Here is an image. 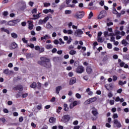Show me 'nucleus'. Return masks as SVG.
Returning a JSON list of instances; mask_svg holds the SVG:
<instances>
[{
  "instance_id": "1",
  "label": "nucleus",
  "mask_w": 129,
  "mask_h": 129,
  "mask_svg": "<svg viewBox=\"0 0 129 129\" xmlns=\"http://www.w3.org/2000/svg\"><path fill=\"white\" fill-rule=\"evenodd\" d=\"M38 64L41 66H43V67H45L47 69L51 67L50 59L45 57H40V60L38 61Z\"/></svg>"
},
{
  "instance_id": "2",
  "label": "nucleus",
  "mask_w": 129,
  "mask_h": 129,
  "mask_svg": "<svg viewBox=\"0 0 129 129\" xmlns=\"http://www.w3.org/2000/svg\"><path fill=\"white\" fill-rule=\"evenodd\" d=\"M97 100V98L94 97L93 98H91L84 102V104L87 105V104H90V103H92V102H94V101H96Z\"/></svg>"
},
{
  "instance_id": "3",
  "label": "nucleus",
  "mask_w": 129,
  "mask_h": 129,
  "mask_svg": "<svg viewBox=\"0 0 129 129\" xmlns=\"http://www.w3.org/2000/svg\"><path fill=\"white\" fill-rule=\"evenodd\" d=\"M76 72L77 73H83L84 72V67L82 66H78L76 69Z\"/></svg>"
},
{
  "instance_id": "4",
  "label": "nucleus",
  "mask_w": 129,
  "mask_h": 129,
  "mask_svg": "<svg viewBox=\"0 0 129 129\" xmlns=\"http://www.w3.org/2000/svg\"><path fill=\"white\" fill-rule=\"evenodd\" d=\"M105 17H106V11H102L100 12V14L98 17V20H101V19H103Z\"/></svg>"
},
{
  "instance_id": "5",
  "label": "nucleus",
  "mask_w": 129,
  "mask_h": 129,
  "mask_svg": "<svg viewBox=\"0 0 129 129\" xmlns=\"http://www.w3.org/2000/svg\"><path fill=\"white\" fill-rule=\"evenodd\" d=\"M69 120H70V116L69 115H64L61 119V121L63 122H67V121H69Z\"/></svg>"
},
{
  "instance_id": "6",
  "label": "nucleus",
  "mask_w": 129,
  "mask_h": 129,
  "mask_svg": "<svg viewBox=\"0 0 129 129\" xmlns=\"http://www.w3.org/2000/svg\"><path fill=\"white\" fill-rule=\"evenodd\" d=\"M75 17H77V19H82L84 17V13L83 12H77Z\"/></svg>"
},
{
  "instance_id": "7",
  "label": "nucleus",
  "mask_w": 129,
  "mask_h": 129,
  "mask_svg": "<svg viewBox=\"0 0 129 129\" xmlns=\"http://www.w3.org/2000/svg\"><path fill=\"white\" fill-rule=\"evenodd\" d=\"M83 34V31L81 29H78L75 32L76 37H81V35Z\"/></svg>"
},
{
  "instance_id": "8",
  "label": "nucleus",
  "mask_w": 129,
  "mask_h": 129,
  "mask_svg": "<svg viewBox=\"0 0 129 129\" xmlns=\"http://www.w3.org/2000/svg\"><path fill=\"white\" fill-rule=\"evenodd\" d=\"M19 22H20V20H13L11 21H9L8 23V25L9 26H15V25H16V24H18V23H19Z\"/></svg>"
},
{
  "instance_id": "9",
  "label": "nucleus",
  "mask_w": 129,
  "mask_h": 129,
  "mask_svg": "<svg viewBox=\"0 0 129 129\" xmlns=\"http://www.w3.org/2000/svg\"><path fill=\"white\" fill-rule=\"evenodd\" d=\"M113 122L114 124H115L116 127L118 128H119V127H121V123H120V122L118 121L117 119H114Z\"/></svg>"
},
{
  "instance_id": "10",
  "label": "nucleus",
  "mask_w": 129,
  "mask_h": 129,
  "mask_svg": "<svg viewBox=\"0 0 129 129\" xmlns=\"http://www.w3.org/2000/svg\"><path fill=\"white\" fill-rule=\"evenodd\" d=\"M104 36L105 38H106V37H110V36H115V34L113 33H108V31H106L104 32Z\"/></svg>"
},
{
  "instance_id": "11",
  "label": "nucleus",
  "mask_w": 129,
  "mask_h": 129,
  "mask_svg": "<svg viewBox=\"0 0 129 129\" xmlns=\"http://www.w3.org/2000/svg\"><path fill=\"white\" fill-rule=\"evenodd\" d=\"M11 49L13 50V49H17L18 48V44H17L16 42H13L11 44Z\"/></svg>"
},
{
  "instance_id": "12",
  "label": "nucleus",
  "mask_w": 129,
  "mask_h": 129,
  "mask_svg": "<svg viewBox=\"0 0 129 129\" xmlns=\"http://www.w3.org/2000/svg\"><path fill=\"white\" fill-rule=\"evenodd\" d=\"M14 90H19V91H22L23 90V87L21 85H17L13 88Z\"/></svg>"
},
{
  "instance_id": "13",
  "label": "nucleus",
  "mask_w": 129,
  "mask_h": 129,
  "mask_svg": "<svg viewBox=\"0 0 129 129\" xmlns=\"http://www.w3.org/2000/svg\"><path fill=\"white\" fill-rule=\"evenodd\" d=\"M76 78H72L70 81V85H73L74 83H76Z\"/></svg>"
},
{
  "instance_id": "14",
  "label": "nucleus",
  "mask_w": 129,
  "mask_h": 129,
  "mask_svg": "<svg viewBox=\"0 0 129 129\" xmlns=\"http://www.w3.org/2000/svg\"><path fill=\"white\" fill-rule=\"evenodd\" d=\"M28 23L29 24V30H33L34 28V25H33V22H32L31 21H28Z\"/></svg>"
},
{
  "instance_id": "15",
  "label": "nucleus",
  "mask_w": 129,
  "mask_h": 129,
  "mask_svg": "<svg viewBox=\"0 0 129 129\" xmlns=\"http://www.w3.org/2000/svg\"><path fill=\"white\" fill-rule=\"evenodd\" d=\"M64 34H68V35H71V34H73V31L71 30H67L64 29L63 31Z\"/></svg>"
},
{
  "instance_id": "16",
  "label": "nucleus",
  "mask_w": 129,
  "mask_h": 129,
  "mask_svg": "<svg viewBox=\"0 0 129 129\" xmlns=\"http://www.w3.org/2000/svg\"><path fill=\"white\" fill-rule=\"evenodd\" d=\"M77 101H74L73 103V104H71L70 106V108L71 109H72L74 107V106H76L77 105Z\"/></svg>"
},
{
  "instance_id": "17",
  "label": "nucleus",
  "mask_w": 129,
  "mask_h": 129,
  "mask_svg": "<svg viewBox=\"0 0 129 129\" xmlns=\"http://www.w3.org/2000/svg\"><path fill=\"white\" fill-rule=\"evenodd\" d=\"M71 1L72 0H66V4L68 5V7H70L71 8H74L75 7V5L73 4L71 5L69 4H70V2H71Z\"/></svg>"
},
{
  "instance_id": "18",
  "label": "nucleus",
  "mask_w": 129,
  "mask_h": 129,
  "mask_svg": "<svg viewBox=\"0 0 129 129\" xmlns=\"http://www.w3.org/2000/svg\"><path fill=\"white\" fill-rule=\"evenodd\" d=\"M86 71L88 74H90L92 72V69L91 68V67H87Z\"/></svg>"
},
{
  "instance_id": "19",
  "label": "nucleus",
  "mask_w": 129,
  "mask_h": 129,
  "mask_svg": "<svg viewBox=\"0 0 129 129\" xmlns=\"http://www.w3.org/2000/svg\"><path fill=\"white\" fill-rule=\"evenodd\" d=\"M4 73L5 74H7V75H9V74H12V73H13V71H9V69H6L4 70Z\"/></svg>"
},
{
  "instance_id": "20",
  "label": "nucleus",
  "mask_w": 129,
  "mask_h": 129,
  "mask_svg": "<svg viewBox=\"0 0 129 129\" xmlns=\"http://www.w3.org/2000/svg\"><path fill=\"white\" fill-rule=\"evenodd\" d=\"M62 89V86H59L56 87L55 90L56 91L57 94H59V92H60V90Z\"/></svg>"
},
{
  "instance_id": "21",
  "label": "nucleus",
  "mask_w": 129,
  "mask_h": 129,
  "mask_svg": "<svg viewBox=\"0 0 129 129\" xmlns=\"http://www.w3.org/2000/svg\"><path fill=\"white\" fill-rule=\"evenodd\" d=\"M1 32H5V33H7V34H10V31L9 30L5 28H1Z\"/></svg>"
},
{
  "instance_id": "22",
  "label": "nucleus",
  "mask_w": 129,
  "mask_h": 129,
  "mask_svg": "<svg viewBox=\"0 0 129 129\" xmlns=\"http://www.w3.org/2000/svg\"><path fill=\"white\" fill-rule=\"evenodd\" d=\"M49 122H50V123H53L55 122V121H56V119L55 118H54L53 117H51L49 118Z\"/></svg>"
},
{
  "instance_id": "23",
  "label": "nucleus",
  "mask_w": 129,
  "mask_h": 129,
  "mask_svg": "<svg viewBox=\"0 0 129 129\" xmlns=\"http://www.w3.org/2000/svg\"><path fill=\"white\" fill-rule=\"evenodd\" d=\"M33 18H32L31 20H37L40 18V15L39 14L33 15Z\"/></svg>"
},
{
  "instance_id": "24",
  "label": "nucleus",
  "mask_w": 129,
  "mask_h": 129,
  "mask_svg": "<svg viewBox=\"0 0 129 129\" xmlns=\"http://www.w3.org/2000/svg\"><path fill=\"white\" fill-rule=\"evenodd\" d=\"M63 107L64 111H68L69 108L68 107V105L67 104H63Z\"/></svg>"
},
{
  "instance_id": "25",
  "label": "nucleus",
  "mask_w": 129,
  "mask_h": 129,
  "mask_svg": "<svg viewBox=\"0 0 129 129\" xmlns=\"http://www.w3.org/2000/svg\"><path fill=\"white\" fill-rule=\"evenodd\" d=\"M53 62H59L60 61V57H53Z\"/></svg>"
},
{
  "instance_id": "26",
  "label": "nucleus",
  "mask_w": 129,
  "mask_h": 129,
  "mask_svg": "<svg viewBox=\"0 0 129 129\" xmlns=\"http://www.w3.org/2000/svg\"><path fill=\"white\" fill-rule=\"evenodd\" d=\"M46 49H47V50H50L53 48V45L51 44H47L45 46Z\"/></svg>"
},
{
  "instance_id": "27",
  "label": "nucleus",
  "mask_w": 129,
  "mask_h": 129,
  "mask_svg": "<svg viewBox=\"0 0 129 129\" xmlns=\"http://www.w3.org/2000/svg\"><path fill=\"white\" fill-rule=\"evenodd\" d=\"M30 87L31 88H36V87H37V83L33 82L32 84L30 85Z\"/></svg>"
},
{
  "instance_id": "28",
  "label": "nucleus",
  "mask_w": 129,
  "mask_h": 129,
  "mask_svg": "<svg viewBox=\"0 0 129 129\" xmlns=\"http://www.w3.org/2000/svg\"><path fill=\"white\" fill-rule=\"evenodd\" d=\"M11 36L12 38H14V39H17V38H18V34L16 33H11Z\"/></svg>"
},
{
  "instance_id": "29",
  "label": "nucleus",
  "mask_w": 129,
  "mask_h": 129,
  "mask_svg": "<svg viewBox=\"0 0 129 129\" xmlns=\"http://www.w3.org/2000/svg\"><path fill=\"white\" fill-rule=\"evenodd\" d=\"M47 29H53V26H52L49 22H48L46 25Z\"/></svg>"
},
{
  "instance_id": "30",
  "label": "nucleus",
  "mask_w": 129,
  "mask_h": 129,
  "mask_svg": "<svg viewBox=\"0 0 129 129\" xmlns=\"http://www.w3.org/2000/svg\"><path fill=\"white\" fill-rule=\"evenodd\" d=\"M48 35H45L44 36L41 37V41H44V40H48Z\"/></svg>"
},
{
  "instance_id": "31",
  "label": "nucleus",
  "mask_w": 129,
  "mask_h": 129,
  "mask_svg": "<svg viewBox=\"0 0 129 129\" xmlns=\"http://www.w3.org/2000/svg\"><path fill=\"white\" fill-rule=\"evenodd\" d=\"M45 23H46V21H45L44 19H43V20H40L39 21L38 24L39 25H43V24H45Z\"/></svg>"
},
{
  "instance_id": "32",
  "label": "nucleus",
  "mask_w": 129,
  "mask_h": 129,
  "mask_svg": "<svg viewBox=\"0 0 129 129\" xmlns=\"http://www.w3.org/2000/svg\"><path fill=\"white\" fill-rule=\"evenodd\" d=\"M69 54H70V55H75V54H76V51L74 50H71V51H70L69 52Z\"/></svg>"
},
{
  "instance_id": "33",
  "label": "nucleus",
  "mask_w": 129,
  "mask_h": 129,
  "mask_svg": "<svg viewBox=\"0 0 129 129\" xmlns=\"http://www.w3.org/2000/svg\"><path fill=\"white\" fill-rule=\"evenodd\" d=\"M121 43L122 44V45H123L125 46H126L127 44H128V43H127V42L124 39L122 40Z\"/></svg>"
},
{
  "instance_id": "34",
  "label": "nucleus",
  "mask_w": 129,
  "mask_h": 129,
  "mask_svg": "<svg viewBox=\"0 0 129 129\" xmlns=\"http://www.w3.org/2000/svg\"><path fill=\"white\" fill-rule=\"evenodd\" d=\"M42 104H40L36 106V108L38 110H41V109H42Z\"/></svg>"
},
{
  "instance_id": "35",
  "label": "nucleus",
  "mask_w": 129,
  "mask_h": 129,
  "mask_svg": "<svg viewBox=\"0 0 129 129\" xmlns=\"http://www.w3.org/2000/svg\"><path fill=\"white\" fill-rule=\"evenodd\" d=\"M98 41L100 42V43H102V42H103V39L101 36L98 37Z\"/></svg>"
},
{
  "instance_id": "36",
  "label": "nucleus",
  "mask_w": 129,
  "mask_h": 129,
  "mask_svg": "<svg viewBox=\"0 0 129 129\" xmlns=\"http://www.w3.org/2000/svg\"><path fill=\"white\" fill-rule=\"evenodd\" d=\"M26 58H27L28 59H29L30 58H32V54H31V53H26Z\"/></svg>"
},
{
  "instance_id": "37",
  "label": "nucleus",
  "mask_w": 129,
  "mask_h": 129,
  "mask_svg": "<svg viewBox=\"0 0 129 129\" xmlns=\"http://www.w3.org/2000/svg\"><path fill=\"white\" fill-rule=\"evenodd\" d=\"M72 11L71 10H66L65 11L66 15H70V14H72Z\"/></svg>"
},
{
  "instance_id": "38",
  "label": "nucleus",
  "mask_w": 129,
  "mask_h": 129,
  "mask_svg": "<svg viewBox=\"0 0 129 129\" xmlns=\"http://www.w3.org/2000/svg\"><path fill=\"white\" fill-rule=\"evenodd\" d=\"M43 5H44V7H45V8H47L48 7H50V6H51V4L47 3H44Z\"/></svg>"
},
{
  "instance_id": "39",
  "label": "nucleus",
  "mask_w": 129,
  "mask_h": 129,
  "mask_svg": "<svg viewBox=\"0 0 129 129\" xmlns=\"http://www.w3.org/2000/svg\"><path fill=\"white\" fill-rule=\"evenodd\" d=\"M92 113H93V115H94L95 116L97 115V114H98V112H97V111H96V110H93Z\"/></svg>"
},
{
  "instance_id": "40",
  "label": "nucleus",
  "mask_w": 129,
  "mask_h": 129,
  "mask_svg": "<svg viewBox=\"0 0 129 129\" xmlns=\"http://www.w3.org/2000/svg\"><path fill=\"white\" fill-rule=\"evenodd\" d=\"M107 48L108 49H112V44H111V43H107Z\"/></svg>"
},
{
  "instance_id": "41",
  "label": "nucleus",
  "mask_w": 129,
  "mask_h": 129,
  "mask_svg": "<svg viewBox=\"0 0 129 129\" xmlns=\"http://www.w3.org/2000/svg\"><path fill=\"white\" fill-rule=\"evenodd\" d=\"M92 17H93V13H92V12H91L89 15L88 19H91V18H92Z\"/></svg>"
},
{
  "instance_id": "42",
  "label": "nucleus",
  "mask_w": 129,
  "mask_h": 129,
  "mask_svg": "<svg viewBox=\"0 0 129 129\" xmlns=\"http://www.w3.org/2000/svg\"><path fill=\"white\" fill-rule=\"evenodd\" d=\"M27 47H30V48H31V49H34L35 45L32 43H31L30 45H28Z\"/></svg>"
},
{
  "instance_id": "43",
  "label": "nucleus",
  "mask_w": 129,
  "mask_h": 129,
  "mask_svg": "<svg viewBox=\"0 0 129 129\" xmlns=\"http://www.w3.org/2000/svg\"><path fill=\"white\" fill-rule=\"evenodd\" d=\"M99 5L101 7H103V6H104V1H103V0L101 1L99 3Z\"/></svg>"
},
{
  "instance_id": "44",
  "label": "nucleus",
  "mask_w": 129,
  "mask_h": 129,
  "mask_svg": "<svg viewBox=\"0 0 129 129\" xmlns=\"http://www.w3.org/2000/svg\"><path fill=\"white\" fill-rule=\"evenodd\" d=\"M113 118L114 119H115V118H118V115H117V114L114 113L112 116Z\"/></svg>"
},
{
  "instance_id": "45",
  "label": "nucleus",
  "mask_w": 129,
  "mask_h": 129,
  "mask_svg": "<svg viewBox=\"0 0 129 129\" xmlns=\"http://www.w3.org/2000/svg\"><path fill=\"white\" fill-rule=\"evenodd\" d=\"M32 14H37V9L34 8L31 11Z\"/></svg>"
},
{
  "instance_id": "46",
  "label": "nucleus",
  "mask_w": 129,
  "mask_h": 129,
  "mask_svg": "<svg viewBox=\"0 0 129 129\" xmlns=\"http://www.w3.org/2000/svg\"><path fill=\"white\" fill-rule=\"evenodd\" d=\"M117 11H116V9H115V8L114 7L113 8V14H114V15H116V14H117Z\"/></svg>"
},
{
  "instance_id": "47",
  "label": "nucleus",
  "mask_w": 129,
  "mask_h": 129,
  "mask_svg": "<svg viewBox=\"0 0 129 129\" xmlns=\"http://www.w3.org/2000/svg\"><path fill=\"white\" fill-rule=\"evenodd\" d=\"M38 86H37V88L38 89H41V88L42 87V84H41L40 83H37Z\"/></svg>"
},
{
  "instance_id": "48",
  "label": "nucleus",
  "mask_w": 129,
  "mask_h": 129,
  "mask_svg": "<svg viewBox=\"0 0 129 129\" xmlns=\"http://www.w3.org/2000/svg\"><path fill=\"white\" fill-rule=\"evenodd\" d=\"M39 51L40 53H43V52H44V51H45V48L43 47L40 48Z\"/></svg>"
},
{
  "instance_id": "49",
  "label": "nucleus",
  "mask_w": 129,
  "mask_h": 129,
  "mask_svg": "<svg viewBox=\"0 0 129 129\" xmlns=\"http://www.w3.org/2000/svg\"><path fill=\"white\" fill-rule=\"evenodd\" d=\"M76 96L77 98H78V99L81 98V95L79 93H77L76 94Z\"/></svg>"
},
{
  "instance_id": "50",
  "label": "nucleus",
  "mask_w": 129,
  "mask_h": 129,
  "mask_svg": "<svg viewBox=\"0 0 129 129\" xmlns=\"http://www.w3.org/2000/svg\"><path fill=\"white\" fill-rule=\"evenodd\" d=\"M111 37V39H110V41L111 42H114L115 40V38H114V37H113V36H110Z\"/></svg>"
},
{
  "instance_id": "51",
  "label": "nucleus",
  "mask_w": 129,
  "mask_h": 129,
  "mask_svg": "<svg viewBox=\"0 0 129 129\" xmlns=\"http://www.w3.org/2000/svg\"><path fill=\"white\" fill-rule=\"evenodd\" d=\"M36 30V31H40L42 30V27H41V26H37Z\"/></svg>"
},
{
  "instance_id": "52",
  "label": "nucleus",
  "mask_w": 129,
  "mask_h": 129,
  "mask_svg": "<svg viewBox=\"0 0 129 129\" xmlns=\"http://www.w3.org/2000/svg\"><path fill=\"white\" fill-rule=\"evenodd\" d=\"M22 40L23 41V43H25V44H28V40H26L25 38H22Z\"/></svg>"
},
{
  "instance_id": "53",
  "label": "nucleus",
  "mask_w": 129,
  "mask_h": 129,
  "mask_svg": "<svg viewBox=\"0 0 129 129\" xmlns=\"http://www.w3.org/2000/svg\"><path fill=\"white\" fill-rule=\"evenodd\" d=\"M55 101H56V98L55 97H53L50 100L51 102H55Z\"/></svg>"
},
{
  "instance_id": "54",
  "label": "nucleus",
  "mask_w": 129,
  "mask_h": 129,
  "mask_svg": "<svg viewBox=\"0 0 129 129\" xmlns=\"http://www.w3.org/2000/svg\"><path fill=\"white\" fill-rule=\"evenodd\" d=\"M109 103H110V105H113V104H114V100H110Z\"/></svg>"
},
{
  "instance_id": "55",
  "label": "nucleus",
  "mask_w": 129,
  "mask_h": 129,
  "mask_svg": "<svg viewBox=\"0 0 129 129\" xmlns=\"http://www.w3.org/2000/svg\"><path fill=\"white\" fill-rule=\"evenodd\" d=\"M27 96H28V93H25L22 94L23 98H25V97H27Z\"/></svg>"
},
{
  "instance_id": "56",
  "label": "nucleus",
  "mask_w": 129,
  "mask_h": 129,
  "mask_svg": "<svg viewBox=\"0 0 129 129\" xmlns=\"http://www.w3.org/2000/svg\"><path fill=\"white\" fill-rule=\"evenodd\" d=\"M73 124H74V125H77V124H78V120H75L73 122Z\"/></svg>"
},
{
  "instance_id": "57",
  "label": "nucleus",
  "mask_w": 129,
  "mask_h": 129,
  "mask_svg": "<svg viewBox=\"0 0 129 129\" xmlns=\"http://www.w3.org/2000/svg\"><path fill=\"white\" fill-rule=\"evenodd\" d=\"M117 80V77L116 76H113V81H116Z\"/></svg>"
},
{
  "instance_id": "58",
  "label": "nucleus",
  "mask_w": 129,
  "mask_h": 129,
  "mask_svg": "<svg viewBox=\"0 0 129 129\" xmlns=\"http://www.w3.org/2000/svg\"><path fill=\"white\" fill-rule=\"evenodd\" d=\"M120 67H123L124 65H125V63L123 61H121V62H120Z\"/></svg>"
},
{
  "instance_id": "59",
  "label": "nucleus",
  "mask_w": 129,
  "mask_h": 129,
  "mask_svg": "<svg viewBox=\"0 0 129 129\" xmlns=\"http://www.w3.org/2000/svg\"><path fill=\"white\" fill-rule=\"evenodd\" d=\"M19 120L20 122H22L23 120H24V118H23V116H21L19 118Z\"/></svg>"
},
{
  "instance_id": "60",
  "label": "nucleus",
  "mask_w": 129,
  "mask_h": 129,
  "mask_svg": "<svg viewBox=\"0 0 129 129\" xmlns=\"http://www.w3.org/2000/svg\"><path fill=\"white\" fill-rule=\"evenodd\" d=\"M34 49H35V50H36V51H39V50L40 49V46H36L34 47Z\"/></svg>"
},
{
  "instance_id": "61",
  "label": "nucleus",
  "mask_w": 129,
  "mask_h": 129,
  "mask_svg": "<svg viewBox=\"0 0 129 129\" xmlns=\"http://www.w3.org/2000/svg\"><path fill=\"white\" fill-rule=\"evenodd\" d=\"M112 93H111V92H109L108 93V97H109V98H110L111 97H112Z\"/></svg>"
},
{
  "instance_id": "62",
  "label": "nucleus",
  "mask_w": 129,
  "mask_h": 129,
  "mask_svg": "<svg viewBox=\"0 0 129 129\" xmlns=\"http://www.w3.org/2000/svg\"><path fill=\"white\" fill-rule=\"evenodd\" d=\"M0 120H2L3 122H6V118L4 117L0 118Z\"/></svg>"
},
{
  "instance_id": "63",
  "label": "nucleus",
  "mask_w": 129,
  "mask_h": 129,
  "mask_svg": "<svg viewBox=\"0 0 129 129\" xmlns=\"http://www.w3.org/2000/svg\"><path fill=\"white\" fill-rule=\"evenodd\" d=\"M108 32H109L110 33H113L112 32V28H108Z\"/></svg>"
},
{
  "instance_id": "64",
  "label": "nucleus",
  "mask_w": 129,
  "mask_h": 129,
  "mask_svg": "<svg viewBox=\"0 0 129 129\" xmlns=\"http://www.w3.org/2000/svg\"><path fill=\"white\" fill-rule=\"evenodd\" d=\"M80 128V126L79 125H77L74 126V129H79Z\"/></svg>"
}]
</instances>
